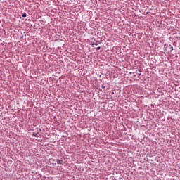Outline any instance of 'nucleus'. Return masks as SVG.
<instances>
[{
  "instance_id": "f257e3e1",
  "label": "nucleus",
  "mask_w": 180,
  "mask_h": 180,
  "mask_svg": "<svg viewBox=\"0 0 180 180\" xmlns=\"http://www.w3.org/2000/svg\"><path fill=\"white\" fill-rule=\"evenodd\" d=\"M135 74H137L138 75H141V70L139 69L136 70Z\"/></svg>"
},
{
  "instance_id": "f03ea898",
  "label": "nucleus",
  "mask_w": 180,
  "mask_h": 180,
  "mask_svg": "<svg viewBox=\"0 0 180 180\" xmlns=\"http://www.w3.org/2000/svg\"><path fill=\"white\" fill-rule=\"evenodd\" d=\"M32 137H39V133H33L32 134Z\"/></svg>"
},
{
  "instance_id": "7ed1b4c3",
  "label": "nucleus",
  "mask_w": 180,
  "mask_h": 180,
  "mask_svg": "<svg viewBox=\"0 0 180 180\" xmlns=\"http://www.w3.org/2000/svg\"><path fill=\"white\" fill-rule=\"evenodd\" d=\"M57 164H63L62 160H57Z\"/></svg>"
},
{
  "instance_id": "20e7f679",
  "label": "nucleus",
  "mask_w": 180,
  "mask_h": 180,
  "mask_svg": "<svg viewBox=\"0 0 180 180\" xmlns=\"http://www.w3.org/2000/svg\"><path fill=\"white\" fill-rule=\"evenodd\" d=\"M26 16H27L26 13H24L22 14V18H26Z\"/></svg>"
},
{
  "instance_id": "39448f33",
  "label": "nucleus",
  "mask_w": 180,
  "mask_h": 180,
  "mask_svg": "<svg viewBox=\"0 0 180 180\" xmlns=\"http://www.w3.org/2000/svg\"><path fill=\"white\" fill-rule=\"evenodd\" d=\"M100 49H101L100 46L97 47V50H100Z\"/></svg>"
},
{
  "instance_id": "423d86ee",
  "label": "nucleus",
  "mask_w": 180,
  "mask_h": 180,
  "mask_svg": "<svg viewBox=\"0 0 180 180\" xmlns=\"http://www.w3.org/2000/svg\"><path fill=\"white\" fill-rule=\"evenodd\" d=\"M134 77H137V75H134Z\"/></svg>"
},
{
  "instance_id": "0eeeda50",
  "label": "nucleus",
  "mask_w": 180,
  "mask_h": 180,
  "mask_svg": "<svg viewBox=\"0 0 180 180\" xmlns=\"http://www.w3.org/2000/svg\"><path fill=\"white\" fill-rule=\"evenodd\" d=\"M172 50H174V48H173V47H172Z\"/></svg>"
},
{
  "instance_id": "6e6552de",
  "label": "nucleus",
  "mask_w": 180,
  "mask_h": 180,
  "mask_svg": "<svg viewBox=\"0 0 180 180\" xmlns=\"http://www.w3.org/2000/svg\"><path fill=\"white\" fill-rule=\"evenodd\" d=\"M0 41H2V39H0Z\"/></svg>"
}]
</instances>
